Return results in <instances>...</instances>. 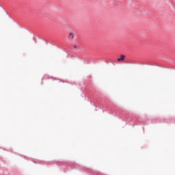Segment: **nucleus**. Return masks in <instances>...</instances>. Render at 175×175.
<instances>
[{"instance_id": "f03ea898", "label": "nucleus", "mask_w": 175, "mask_h": 175, "mask_svg": "<svg viewBox=\"0 0 175 175\" xmlns=\"http://www.w3.org/2000/svg\"><path fill=\"white\" fill-rule=\"evenodd\" d=\"M68 38L70 39H73V38H75V36L73 35V33H70Z\"/></svg>"}, {"instance_id": "f257e3e1", "label": "nucleus", "mask_w": 175, "mask_h": 175, "mask_svg": "<svg viewBox=\"0 0 175 175\" xmlns=\"http://www.w3.org/2000/svg\"><path fill=\"white\" fill-rule=\"evenodd\" d=\"M126 56L125 55H121L120 57L118 59V62H124Z\"/></svg>"}, {"instance_id": "7ed1b4c3", "label": "nucleus", "mask_w": 175, "mask_h": 175, "mask_svg": "<svg viewBox=\"0 0 175 175\" xmlns=\"http://www.w3.org/2000/svg\"><path fill=\"white\" fill-rule=\"evenodd\" d=\"M74 47H75V49H77V46L75 45Z\"/></svg>"}]
</instances>
